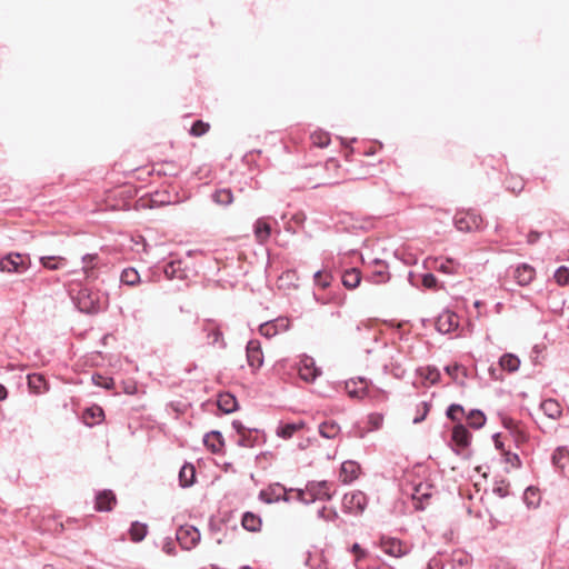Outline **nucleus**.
<instances>
[{
  "instance_id": "nucleus-1",
  "label": "nucleus",
  "mask_w": 569,
  "mask_h": 569,
  "mask_svg": "<svg viewBox=\"0 0 569 569\" xmlns=\"http://www.w3.org/2000/svg\"><path fill=\"white\" fill-rule=\"evenodd\" d=\"M76 305L81 312L99 313L107 308L108 299L100 291L88 287L81 288L76 298Z\"/></svg>"
},
{
  "instance_id": "nucleus-2",
  "label": "nucleus",
  "mask_w": 569,
  "mask_h": 569,
  "mask_svg": "<svg viewBox=\"0 0 569 569\" xmlns=\"http://www.w3.org/2000/svg\"><path fill=\"white\" fill-rule=\"evenodd\" d=\"M335 492L331 482L326 480L308 481L305 489L298 490V499L306 505H310L317 500L329 501L332 499Z\"/></svg>"
},
{
  "instance_id": "nucleus-3",
  "label": "nucleus",
  "mask_w": 569,
  "mask_h": 569,
  "mask_svg": "<svg viewBox=\"0 0 569 569\" xmlns=\"http://www.w3.org/2000/svg\"><path fill=\"white\" fill-rule=\"evenodd\" d=\"M368 505L367 496L362 491L348 492L342 498V511L348 515H361Z\"/></svg>"
},
{
  "instance_id": "nucleus-4",
  "label": "nucleus",
  "mask_w": 569,
  "mask_h": 569,
  "mask_svg": "<svg viewBox=\"0 0 569 569\" xmlns=\"http://www.w3.org/2000/svg\"><path fill=\"white\" fill-rule=\"evenodd\" d=\"M453 222L459 231L471 232L481 228L482 218L473 211H463L455 216Z\"/></svg>"
},
{
  "instance_id": "nucleus-5",
  "label": "nucleus",
  "mask_w": 569,
  "mask_h": 569,
  "mask_svg": "<svg viewBox=\"0 0 569 569\" xmlns=\"http://www.w3.org/2000/svg\"><path fill=\"white\" fill-rule=\"evenodd\" d=\"M200 537L198 528L190 525L180 526L176 533L177 541L186 550L194 548L200 541Z\"/></svg>"
},
{
  "instance_id": "nucleus-6",
  "label": "nucleus",
  "mask_w": 569,
  "mask_h": 569,
  "mask_svg": "<svg viewBox=\"0 0 569 569\" xmlns=\"http://www.w3.org/2000/svg\"><path fill=\"white\" fill-rule=\"evenodd\" d=\"M28 269L23 257L20 253L11 252L0 259V271L9 273H21Z\"/></svg>"
},
{
  "instance_id": "nucleus-7",
  "label": "nucleus",
  "mask_w": 569,
  "mask_h": 569,
  "mask_svg": "<svg viewBox=\"0 0 569 569\" xmlns=\"http://www.w3.org/2000/svg\"><path fill=\"white\" fill-rule=\"evenodd\" d=\"M380 548L382 551L391 557L400 558L409 552L407 545L401 540L391 537H382L380 539Z\"/></svg>"
},
{
  "instance_id": "nucleus-8",
  "label": "nucleus",
  "mask_w": 569,
  "mask_h": 569,
  "mask_svg": "<svg viewBox=\"0 0 569 569\" xmlns=\"http://www.w3.org/2000/svg\"><path fill=\"white\" fill-rule=\"evenodd\" d=\"M459 317L457 313L446 310L441 312L436 320V329L440 333H450L458 329Z\"/></svg>"
},
{
  "instance_id": "nucleus-9",
  "label": "nucleus",
  "mask_w": 569,
  "mask_h": 569,
  "mask_svg": "<svg viewBox=\"0 0 569 569\" xmlns=\"http://www.w3.org/2000/svg\"><path fill=\"white\" fill-rule=\"evenodd\" d=\"M289 320L287 318H277L259 326V332L266 338H272L280 332L289 329Z\"/></svg>"
},
{
  "instance_id": "nucleus-10",
  "label": "nucleus",
  "mask_w": 569,
  "mask_h": 569,
  "mask_svg": "<svg viewBox=\"0 0 569 569\" xmlns=\"http://www.w3.org/2000/svg\"><path fill=\"white\" fill-rule=\"evenodd\" d=\"M247 361L253 371L258 370L263 365V353L259 340H249L246 347Z\"/></svg>"
},
{
  "instance_id": "nucleus-11",
  "label": "nucleus",
  "mask_w": 569,
  "mask_h": 569,
  "mask_svg": "<svg viewBox=\"0 0 569 569\" xmlns=\"http://www.w3.org/2000/svg\"><path fill=\"white\" fill-rule=\"evenodd\" d=\"M117 502L116 495L112 490L104 489L96 495V505L94 508L100 512L111 511Z\"/></svg>"
},
{
  "instance_id": "nucleus-12",
  "label": "nucleus",
  "mask_w": 569,
  "mask_h": 569,
  "mask_svg": "<svg viewBox=\"0 0 569 569\" xmlns=\"http://www.w3.org/2000/svg\"><path fill=\"white\" fill-rule=\"evenodd\" d=\"M373 263L376 264V269L371 271L368 276H366V280L371 283H386L390 280V273L388 271V264L379 259H375Z\"/></svg>"
},
{
  "instance_id": "nucleus-13",
  "label": "nucleus",
  "mask_w": 569,
  "mask_h": 569,
  "mask_svg": "<svg viewBox=\"0 0 569 569\" xmlns=\"http://www.w3.org/2000/svg\"><path fill=\"white\" fill-rule=\"evenodd\" d=\"M202 331L206 333L211 345H219L221 348L226 347L222 332L216 321L210 319L204 320L202 323Z\"/></svg>"
},
{
  "instance_id": "nucleus-14",
  "label": "nucleus",
  "mask_w": 569,
  "mask_h": 569,
  "mask_svg": "<svg viewBox=\"0 0 569 569\" xmlns=\"http://www.w3.org/2000/svg\"><path fill=\"white\" fill-rule=\"evenodd\" d=\"M284 491V488L281 487L280 485L271 486L259 492V499L268 505L278 502L280 500L288 501Z\"/></svg>"
},
{
  "instance_id": "nucleus-15",
  "label": "nucleus",
  "mask_w": 569,
  "mask_h": 569,
  "mask_svg": "<svg viewBox=\"0 0 569 569\" xmlns=\"http://www.w3.org/2000/svg\"><path fill=\"white\" fill-rule=\"evenodd\" d=\"M158 268L162 270L166 278L169 280H172V279L182 280L187 277V272L182 268L181 260H170Z\"/></svg>"
},
{
  "instance_id": "nucleus-16",
  "label": "nucleus",
  "mask_w": 569,
  "mask_h": 569,
  "mask_svg": "<svg viewBox=\"0 0 569 569\" xmlns=\"http://www.w3.org/2000/svg\"><path fill=\"white\" fill-rule=\"evenodd\" d=\"M359 473L360 465L353 460H347L341 465L339 478L343 483H350L359 477Z\"/></svg>"
},
{
  "instance_id": "nucleus-17",
  "label": "nucleus",
  "mask_w": 569,
  "mask_h": 569,
  "mask_svg": "<svg viewBox=\"0 0 569 569\" xmlns=\"http://www.w3.org/2000/svg\"><path fill=\"white\" fill-rule=\"evenodd\" d=\"M299 375L302 380L311 382L320 375V370L316 367L312 358L306 357L300 361Z\"/></svg>"
},
{
  "instance_id": "nucleus-18",
  "label": "nucleus",
  "mask_w": 569,
  "mask_h": 569,
  "mask_svg": "<svg viewBox=\"0 0 569 569\" xmlns=\"http://www.w3.org/2000/svg\"><path fill=\"white\" fill-rule=\"evenodd\" d=\"M536 270L528 263L519 264L513 271V278L519 286H528L535 278Z\"/></svg>"
},
{
  "instance_id": "nucleus-19",
  "label": "nucleus",
  "mask_w": 569,
  "mask_h": 569,
  "mask_svg": "<svg viewBox=\"0 0 569 569\" xmlns=\"http://www.w3.org/2000/svg\"><path fill=\"white\" fill-rule=\"evenodd\" d=\"M253 234L256 240L263 244L266 243L271 236V226L268 222V218H258L253 223Z\"/></svg>"
},
{
  "instance_id": "nucleus-20",
  "label": "nucleus",
  "mask_w": 569,
  "mask_h": 569,
  "mask_svg": "<svg viewBox=\"0 0 569 569\" xmlns=\"http://www.w3.org/2000/svg\"><path fill=\"white\" fill-rule=\"evenodd\" d=\"M203 443L212 453H220L224 446V439L220 431L212 430L204 435Z\"/></svg>"
},
{
  "instance_id": "nucleus-21",
  "label": "nucleus",
  "mask_w": 569,
  "mask_h": 569,
  "mask_svg": "<svg viewBox=\"0 0 569 569\" xmlns=\"http://www.w3.org/2000/svg\"><path fill=\"white\" fill-rule=\"evenodd\" d=\"M432 496L431 486L428 483H418L413 488L412 499L417 501L416 509L423 510V501H427Z\"/></svg>"
},
{
  "instance_id": "nucleus-22",
  "label": "nucleus",
  "mask_w": 569,
  "mask_h": 569,
  "mask_svg": "<svg viewBox=\"0 0 569 569\" xmlns=\"http://www.w3.org/2000/svg\"><path fill=\"white\" fill-rule=\"evenodd\" d=\"M451 440L460 448H467L470 445L471 433L462 423L453 427Z\"/></svg>"
},
{
  "instance_id": "nucleus-23",
  "label": "nucleus",
  "mask_w": 569,
  "mask_h": 569,
  "mask_svg": "<svg viewBox=\"0 0 569 569\" xmlns=\"http://www.w3.org/2000/svg\"><path fill=\"white\" fill-rule=\"evenodd\" d=\"M540 409L550 419H559L562 415L560 403L556 399H546L541 402Z\"/></svg>"
},
{
  "instance_id": "nucleus-24",
  "label": "nucleus",
  "mask_w": 569,
  "mask_h": 569,
  "mask_svg": "<svg viewBox=\"0 0 569 569\" xmlns=\"http://www.w3.org/2000/svg\"><path fill=\"white\" fill-rule=\"evenodd\" d=\"M218 408L224 413H231L238 409L236 397L229 392L220 393L217 400Z\"/></svg>"
},
{
  "instance_id": "nucleus-25",
  "label": "nucleus",
  "mask_w": 569,
  "mask_h": 569,
  "mask_svg": "<svg viewBox=\"0 0 569 569\" xmlns=\"http://www.w3.org/2000/svg\"><path fill=\"white\" fill-rule=\"evenodd\" d=\"M241 525L247 531L258 532L261 530L262 521L258 515L251 511H246L242 515Z\"/></svg>"
},
{
  "instance_id": "nucleus-26",
  "label": "nucleus",
  "mask_w": 569,
  "mask_h": 569,
  "mask_svg": "<svg viewBox=\"0 0 569 569\" xmlns=\"http://www.w3.org/2000/svg\"><path fill=\"white\" fill-rule=\"evenodd\" d=\"M99 256L97 253H87L82 257V270L87 279H96V266L98 263Z\"/></svg>"
},
{
  "instance_id": "nucleus-27",
  "label": "nucleus",
  "mask_w": 569,
  "mask_h": 569,
  "mask_svg": "<svg viewBox=\"0 0 569 569\" xmlns=\"http://www.w3.org/2000/svg\"><path fill=\"white\" fill-rule=\"evenodd\" d=\"M303 427L305 422L302 420L280 425L277 427L276 435L283 439H290L298 430L302 429Z\"/></svg>"
},
{
  "instance_id": "nucleus-28",
  "label": "nucleus",
  "mask_w": 569,
  "mask_h": 569,
  "mask_svg": "<svg viewBox=\"0 0 569 569\" xmlns=\"http://www.w3.org/2000/svg\"><path fill=\"white\" fill-rule=\"evenodd\" d=\"M211 200L218 206H230L233 202V193L229 188L217 189L211 194Z\"/></svg>"
},
{
  "instance_id": "nucleus-29",
  "label": "nucleus",
  "mask_w": 569,
  "mask_h": 569,
  "mask_svg": "<svg viewBox=\"0 0 569 569\" xmlns=\"http://www.w3.org/2000/svg\"><path fill=\"white\" fill-rule=\"evenodd\" d=\"M342 284L348 289H355L361 281L360 271L356 268L346 270L341 276Z\"/></svg>"
},
{
  "instance_id": "nucleus-30",
  "label": "nucleus",
  "mask_w": 569,
  "mask_h": 569,
  "mask_svg": "<svg viewBox=\"0 0 569 569\" xmlns=\"http://www.w3.org/2000/svg\"><path fill=\"white\" fill-rule=\"evenodd\" d=\"M196 470L191 463H186L179 471V482L182 488H188L194 482Z\"/></svg>"
},
{
  "instance_id": "nucleus-31",
  "label": "nucleus",
  "mask_w": 569,
  "mask_h": 569,
  "mask_svg": "<svg viewBox=\"0 0 569 569\" xmlns=\"http://www.w3.org/2000/svg\"><path fill=\"white\" fill-rule=\"evenodd\" d=\"M551 461L556 468L563 469L569 462V448L566 446L558 447L552 453Z\"/></svg>"
},
{
  "instance_id": "nucleus-32",
  "label": "nucleus",
  "mask_w": 569,
  "mask_h": 569,
  "mask_svg": "<svg viewBox=\"0 0 569 569\" xmlns=\"http://www.w3.org/2000/svg\"><path fill=\"white\" fill-rule=\"evenodd\" d=\"M28 387L34 393H43L47 390V381L42 375L31 373L28 375Z\"/></svg>"
},
{
  "instance_id": "nucleus-33",
  "label": "nucleus",
  "mask_w": 569,
  "mask_h": 569,
  "mask_svg": "<svg viewBox=\"0 0 569 569\" xmlns=\"http://www.w3.org/2000/svg\"><path fill=\"white\" fill-rule=\"evenodd\" d=\"M500 367L508 372H516L520 367V359L512 353H505L499 359Z\"/></svg>"
},
{
  "instance_id": "nucleus-34",
  "label": "nucleus",
  "mask_w": 569,
  "mask_h": 569,
  "mask_svg": "<svg viewBox=\"0 0 569 569\" xmlns=\"http://www.w3.org/2000/svg\"><path fill=\"white\" fill-rule=\"evenodd\" d=\"M319 433L326 439H335L340 433V426L336 421H325L319 425Z\"/></svg>"
},
{
  "instance_id": "nucleus-35",
  "label": "nucleus",
  "mask_w": 569,
  "mask_h": 569,
  "mask_svg": "<svg viewBox=\"0 0 569 569\" xmlns=\"http://www.w3.org/2000/svg\"><path fill=\"white\" fill-rule=\"evenodd\" d=\"M148 533V526L146 523L133 521L129 529V535L132 541L140 542L142 541Z\"/></svg>"
},
{
  "instance_id": "nucleus-36",
  "label": "nucleus",
  "mask_w": 569,
  "mask_h": 569,
  "mask_svg": "<svg viewBox=\"0 0 569 569\" xmlns=\"http://www.w3.org/2000/svg\"><path fill=\"white\" fill-rule=\"evenodd\" d=\"M382 369L385 375H391L397 379H401L406 375V369L402 367L401 362L395 360L393 358L390 360V362L383 365Z\"/></svg>"
},
{
  "instance_id": "nucleus-37",
  "label": "nucleus",
  "mask_w": 569,
  "mask_h": 569,
  "mask_svg": "<svg viewBox=\"0 0 569 569\" xmlns=\"http://www.w3.org/2000/svg\"><path fill=\"white\" fill-rule=\"evenodd\" d=\"M486 416L485 413L479 409H472L467 415V422L469 427L473 429H480L486 423Z\"/></svg>"
},
{
  "instance_id": "nucleus-38",
  "label": "nucleus",
  "mask_w": 569,
  "mask_h": 569,
  "mask_svg": "<svg viewBox=\"0 0 569 569\" xmlns=\"http://www.w3.org/2000/svg\"><path fill=\"white\" fill-rule=\"evenodd\" d=\"M120 282L127 286H136L140 282V274L132 267L124 268L120 274Z\"/></svg>"
},
{
  "instance_id": "nucleus-39",
  "label": "nucleus",
  "mask_w": 569,
  "mask_h": 569,
  "mask_svg": "<svg viewBox=\"0 0 569 569\" xmlns=\"http://www.w3.org/2000/svg\"><path fill=\"white\" fill-rule=\"evenodd\" d=\"M40 263L49 270H58L66 264V259L56 256H43L40 257Z\"/></svg>"
},
{
  "instance_id": "nucleus-40",
  "label": "nucleus",
  "mask_w": 569,
  "mask_h": 569,
  "mask_svg": "<svg viewBox=\"0 0 569 569\" xmlns=\"http://www.w3.org/2000/svg\"><path fill=\"white\" fill-rule=\"evenodd\" d=\"M417 373L426 381H429L431 385H435L440 379V372L436 367H425L419 368Z\"/></svg>"
},
{
  "instance_id": "nucleus-41",
  "label": "nucleus",
  "mask_w": 569,
  "mask_h": 569,
  "mask_svg": "<svg viewBox=\"0 0 569 569\" xmlns=\"http://www.w3.org/2000/svg\"><path fill=\"white\" fill-rule=\"evenodd\" d=\"M436 263V269L446 274H455L459 268V263L453 259L437 260Z\"/></svg>"
},
{
  "instance_id": "nucleus-42",
  "label": "nucleus",
  "mask_w": 569,
  "mask_h": 569,
  "mask_svg": "<svg viewBox=\"0 0 569 569\" xmlns=\"http://www.w3.org/2000/svg\"><path fill=\"white\" fill-rule=\"evenodd\" d=\"M103 417H104L103 410L99 406H92L90 408H87L83 413V418L86 420L89 418L92 419V422H87L90 426L101 422Z\"/></svg>"
},
{
  "instance_id": "nucleus-43",
  "label": "nucleus",
  "mask_w": 569,
  "mask_h": 569,
  "mask_svg": "<svg viewBox=\"0 0 569 569\" xmlns=\"http://www.w3.org/2000/svg\"><path fill=\"white\" fill-rule=\"evenodd\" d=\"M359 380L361 383L360 388H357V382L355 380L346 382V390L351 398H362L366 392L365 380L362 378Z\"/></svg>"
},
{
  "instance_id": "nucleus-44",
  "label": "nucleus",
  "mask_w": 569,
  "mask_h": 569,
  "mask_svg": "<svg viewBox=\"0 0 569 569\" xmlns=\"http://www.w3.org/2000/svg\"><path fill=\"white\" fill-rule=\"evenodd\" d=\"M91 380L92 382L98 386V387H101L106 390H111L114 386V380L113 378L111 377H108V376H104L102 373H99V372H96L91 376Z\"/></svg>"
},
{
  "instance_id": "nucleus-45",
  "label": "nucleus",
  "mask_w": 569,
  "mask_h": 569,
  "mask_svg": "<svg viewBox=\"0 0 569 569\" xmlns=\"http://www.w3.org/2000/svg\"><path fill=\"white\" fill-rule=\"evenodd\" d=\"M312 143L317 147L325 148L330 143V137L327 132H315L311 134Z\"/></svg>"
},
{
  "instance_id": "nucleus-46",
  "label": "nucleus",
  "mask_w": 569,
  "mask_h": 569,
  "mask_svg": "<svg viewBox=\"0 0 569 569\" xmlns=\"http://www.w3.org/2000/svg\"><path fill=\"white\" fill-rule=\"evenodd\" d=\"M555 279L560 286L569 283V268L561 266L555 272Z\"/></svg>"
},
{
  "instance_id": "nucleus-47",
  "label": "nucleus",
  "mask_w": 569,
  "mask_h": 569,
  "mask_svg": "<svg viewBox=\"0 0 569 569\" xmlns=\"http://www.w3.org/2000/svg\"><path fill=\"white\" fill-rule=\"evenodd\" d=\"M463 411L465 410L461 405L452 403L448 407V409L446 411V416L448 417V419H450L452 421H459L460 418L458 417V415H462Z\"/></svg>"
},
{
  "instance_id": "nucleus-48",
  "label": "nucleus",
  "mask_w": 569,
  "mask_h": 569,
  "mask_svg": "<svg viewBox=\"0 0 569 569\" xmlns=\"http://www.w3.org/2000/svg\"><path fill=\"white\" fill-rule=\"evenodd\" d=\"M208 129H209L208 123H204L201 120H198L192 124V127L190 129V134L194 136V137H200V136L204 134L208 131Z\"/></svg>"
},
{
  "instance_id": "nucleus-49",
  "label": "nucleus",
  "mask_w": 569,
  "mask_h": 569,
  "mask_svg": "<svg viewBox=\"0 0 569 569\" xmlns=\"http://www.w3.org/2000/svg\"><path fill=\"white\" fill-rule=\"evenodd\" d=\"M445 370L453 380H458L460 373L463 377L466 376V369L462 366L457 365V363L452 365V366H447L445 368Z\"/></svg>"
},
{
  "instance_id": "nucleus-50",
  "label": "nucleus",
  "mask_w": 569,
  "mask_h": 569,
  "mask_svg": "<svg viewBox=\"0 0 569 569\" xmlns=\"http://www.w3.org/2000/svg\"><path fill=\"white\" fill-rule=\"evenodd\" d=\"M368 422L371 426V430L379 429L383 422V416L381 413H371L368 416Z\"/></svg>"
},
{
  "instance_id": "nucleus-51",
  "label": "nucleus",
  "mask_w": 569,
  "mask_h": 569,
  "mask_svg": "<svg viewBox=\"0 0 569 569\" xmlns=\"http://www.w3.org/2000/svg\"><path fill=\"white\" fill-rule=\"evenodd\" d=\"M419 407L422 408V412L418 413V416L413 418L412 422L415 425L422 422L426 419V417H427V415H428V412L430 410V405L427 401H422L419 405Z\"/></svg>"
},
{
  "instance_id": "nucleus-52",
  "label": "nucleus",
  "mask_w": 569,
  "mask_h": 569,
  "mask_svg": "<svg viewBox=\"0 0 569 569\" xmlns=\"http://www.w3.org/2000/svg\"><path fill=\"white\" fill-rule=\"evenodd\" d=\"M422 284L426 288H435L437 286V278L432 273H425L422 276Z\"/></svg>"
},
{
  "instance_id": "nucleus-53",
  "label": "nucleus",
  "mask_w": 569,
  "mask_h": 569,
  "mask_svg": "<svg viewBox=\"0 0 569 569\" xmlns=\"http://www.w3.org/2000/svg\"><path fill=\"white\" fill-rule=\"evenodd\" d=\"M237 445L239 447H253L254 441L251 439L250 436L244 433L237 439Z\"/></svg>"
},
{
  "instance_id": "nucleus-54",
  "label": "nucleus",
  "mask_w": 569,
  "mask_h": 569,
  "mask_svg": "<svg viewBox=\"0 0 569 569\" xmlns=\"http://www.w3.org/2000/svg\"><path fill=\"white\" fill-rule=\"evenodd\" d=\"M331 280H332V274L330 272L325 273L322 279L319 281V283L317 286L322 289H327L330 286Z\"/></svg>"
},
{
  "instance_id": "nucleus-55",
  "label": "nucleus",
  "mask_w": 569,
  "mask_h": 569,
  "mask_svg": "<svg viewBox=\"0 0 569 569\" xmlns=\"http://www.w3.org/2000/svg\"><path fill=\"white\" fill-rule=\"evenodd\" d=\"M541 237V233L538 231H530L527 236V242L530 244L536 243Z\"/></svg>"
},
{
  "instance_id": "nucleus-56",
  "label": "nucleus",
  "mask_w": 569,
  "mask_h": 569,
  "mask_svg": "<svg viewBox=\"0 0 569 569\" xmlns=\"http://www.w3.org/2000/svg\"><path fill=\"white\" fill-rule=\"evenodd\" d=\"M232 427H233V429L237 431V433L239 435V437H240V436H242V435H244V432H246V427L242 425V422H241V421H239V420H234V421L232 422Z\"/></svg>"
},
{
  "instance_id": "nucleus-57",
  "label": "nucleus",
  "mask_w": 569,
  "mask_h": 569,
  "mask_svg": "<svg viewBox=\"0 0 569 569\" xmlns=\"http://www.w3.org/2000/svg\"><path fill=\"white\" fill-rule=\"evenodd\" d=\"M508 189H510L513 192H519L523 189V181L521 179L513 182L512 186H508Z\"/></svg>"
},
{
  "instance_id": "nucleus-58",
  "label": "nucleus",
  "mask_w": 569,
  "mask_h": 569,
  "mask_svg": "<svg viewBox=\"0 0 569 569\" xmlns=\"http://www.w3.org/2000/svg\"><path fill=\"white\" fill-rule=\"evenodd\" d=\"M493 493L497 495L500 498H505L508 496V490L503 487H495L492 489Z\"/></svg>"
},
{
  "instance_id": "nucleus-59",
  "label": "nucleus",
  "mask_w": 569,
  "mask_h": 569,
  "mask_svg": "<svg viewBox=\"0 0 569 569\" xmlns=\"http://www.w3.org/2000/svg\"><path fill=\"white\" fill-rule=\"evenodd\" d=\"M164 552L168 555H174V547L171 540L167 541L163 546Z\"/></svg>"
},
{
  "instance_id": "nucleus-60",
  "label": "nucleus",
  "mask_w": 569,
  "mask_h": 569,
  "mask_svg": "<svg viewBox=\"0 0 569 569\" xmlns=\"http://www.w3.org/2000/svg\"><path fill=\"white\" fill-rule=\"evenodd\" d=\"M507 461H508V462H510V463H511V465H513V466H517V467H519V466H520V459H519L518 455H516V453H515V455H512V456H509V457L507 458Z\"/></svg>"
},
{
  "instance_id": "nucleus-61",
  "label": "nucleus",
  "mask_w": 569,
  "mask_h": 569,
  "mask_svg": "<svg viewBox=\"0 0 569 569\" xmlns=\"http://www.w3.org/2000/svg\"><path fill=\"white\" fill-rule=\"evenodd\" d=\"M327 521H335L339 518V515L336 509H330L328 511Z\"/></svg>"
},
{
  "instance_id": "nucleus-62",
  "label": "nucleus",
  "mask_w": 569,
  "mask_h": 569,
  "mask_svg": "<svg viewBox=\"0 0 569 569\" xmlns=\"http://www.w3.org/2000/svg\"><path fill=\"white\" fill-rule=\"evenodd\" d=\"M325 273H328V272H327V271H325V270H318V271H316V272H315V274H313V281H315V283H316V284H318V283H319V281L322 279V277H323V274H325Z\"/></svg>"
},
{
  "instance_id": "nucleus-63",
  "label": "nucleus",
  "mask_w": 569,
  "mask_h": 569,
  "mask_svg": "<svg viewBox=\"0 0 569 569\" xmlns=\"http://www.w3.org/2000/svg\"><path fill=\"white\" fill-rule=\"evenodd\" d=\"M328 511L327 508L323 506L318 510V517L327 521Z\"/></svg>"
},
{
  "instance_id": "nucleus-64",
  "label": "nucleus",
  "mask_w": 569,
  "mask_h": 569,
  "mask_svg": "<svg viewBox=\"0 0 569 569\" xmlns=\"http://www.w3.org/2000/svg\"><path fill=\"white\" fill-rule=\"evenodd\" d=\"M8 397L7 388L0 383V401H3Z\"/></svg>"
}]
</instances>
